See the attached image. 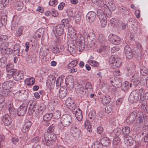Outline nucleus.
<instances>
[{
	"mask_svg": "<svg viewBox=\"0 0 148 148\" xmlns=\"http://www.w3.org/2000/svg\"><path fill=\"white\" fill-rule=\"evenodd\" d=\"M65 104L67 107L71 110H73L76 107L74 103L73 100L71 98H68L66 99Z\"/></svg>",
	"mask_w": 148,
	"mask_h": 148,
	"instance_id": "obj_17",
	"label": "nucleus"
},
{
	"mask_svg": "<svg viewBox=\"0 0 148 148\" xmlns=\"http://www.w3.org/2000/svg\"><path fill=\"white\" fill-rule=\"evenodd\" d=\"M32 125V123L29 121H25L21 127V130L23 132L25 133L29 129Z\"/></svg>",
	"mask_w": 148,
	"mask_h": 148,
	"instance_id": "obj_21",
	"label": "nucleus"
},
{
	"mask_svg": "<svg viewBox=\"0 0 148 148\" xmlns=\"http://www.w3.org/2000/svg\"><path fill=\"white\" fill-rule=\"evenodd\" d=\"M23 30V27L20 26L16 31L15 35L17 36H19L22 34Z\"/></svg>",
	"mask_w": 148,
	"mask_h": 148,
	"instance_id": "obj_46",
	"label": "nucleus"
},
{
	"mask_svg": "<svg viewBox=\"0 0 148 148\" xmlns=\"http://www.w3.org/2000/svg\"><path fill=\"white\" fill-rule=\"evenodd\" d=\"M110 41L114 45H118L120 43L121 39L120 38L114 34H111L109 36Z\"/></svg>",
	"mask_w": 148,
	"mask_h": 148,
	"instance_id": "obj_14",
	"label": "nucleus"
},
{
	"mask_svg": "<svg viewBox=\"0 0 148 148\" xmlns=\"http://www.w3.org/2000/svg\"><path fill=\"white\" fill-rule=\"evenodd\" d=\"M61 23L64 27L65 26L68 27L69 26V21L67 19H64L61 20Z\"/></svg>",
	"mask_w": 148,
	"mask_h": 148,
	"instance_id": "obj_57",
	"label": "nucleus"
},
{
	"mask_svg": "<svg viewBox=\"0 0 148 148\" xmlns=\"http://www.w3.org/2000/svg\"><path fill=\"white\" fill-rule=\"evenodd\" d=\"M84 127L89 132H91L92 131L91 125L90 122L88 120H86L84 123Z\"/></svg>",
	"mask_w": 148,
	"mask_h": 148,
	"instance_id": "obj_38",
	"label": "nucleus"
},
{
	"mask_svg": "<svg viewBox=\"0 0 148 148\" xmlns=\"http://www.w3.org/2000/svg\"><path fill=\"white\" fill-rule=\"evenodd\" d=\"M106 6L108 7L110 11H113L116 9L115 4L111 1L108 2V3L106 4Z\"/></svg>",
	"mask_w": 148,
	"mask_h": 148,
	"instance_id": "obj_43",
	"label": "nucleus"
},
{
	"mask_svg": "<svg viewBox=\"0 0 148 148\" xmlns=\"http://www.w3.org/2000/svg\"><path fill=\"white\" fill-rule=\"evenodd\" d=\"M54 130V126L51 125L48 128L47 132L44 135V140H42V142L44 145L50 146L56 140V135L53 132Z\"/></svg>",
	"mask_w": 148,
	"mask_h": 148,
	"instance_id": "obj_2",
	"label": "nucleus"
},
{
	"mask_svg": "<svg viewBox=\"0 0 148 148\" xmlns=\"http://www.w3.org/2000/svg\"><path fill=\"white\" fill-rule=\"evenodd\" d=\"M145 92L144 90L142 88L132 91L129 96V101L132 103L136 102L138 99L140 94V101L142 105V108L145 110H146L148 113V106H147L148 100V92Z\"/></svg>",
	"mask_w": 148,
	"mask_h": 148,
	"instance_id": "obj_1",
	"label": "nucleus"
},
{
	"mask_svg": "<svg viewBox=\"0 0 148 148\" xmlns=\"http://www.w3.org/2000/svg\"><path fill=\"white\" fill-rule=\"evenodd\" d=\"M96 14L93 12H90L86 15V19L87 20L90 22H93L95 19Z\"/></svg>",
	"mask_w": 148,
	"mask_h": 148,
	"instance_id": "obj_25",
	"label": "nucleus"
},
{
	"mask_svg": "<svg viewBox=\"0 0 148 148\" xmlns=\"http://www.w3.org/2000/svg\"><path fill=\"white\" fill-rule=\"evenodd\" d=\"M124 140L125 143L129 145L132 144L134 141L131 136L127 135H125L124 136Z\"/></svg>",
	"mask_w": 148,
	"mask_h": 148,
	"instance_id": "obj_31",
	"label": "nucleus"
},
{
	"mask_svg": "<svg viewBox=\"0 0 148 148\" xmlns=\"http://www.w3.org/2000/svg\"><path fill=\"white\" fill-rule=\"evenodd\" d=\"M27 108L26 104H22L18 108L17 114L19 116L24 115L26 113Z\"/></svg>",
	"mask_w": 148,
	"mask_h": 148,
	"instance_id": "obj_18",
	"label": "nucleus"
},
{
	"mask_svg": "<svg viewBox=\"0 0 148 148\" xmlns=\"http://www.w3.org/2000/svg\"><path fill=\"white\" fill-rule=\"evenodd\" d=\"M66 83H67L69 85L73 86L74 84V80L72 77L68 76L66 79Z\"/></svg>",
	"mask_w": 148,
	"mask_h": 148,
	"instance_id": "obj_40",
	"label": "nucleus"
},
{
	"mask_svg": "<svg viewBox=\"0 0 148 148\" xmlns=\"http://www.w3.org/2000/svg\"><path fill=\"white\" fill-rule=\"evenodd\" d=\"M87 62L89 64L93 66L97 67L99 66V63L95 60H88Z\"/></svg>",
	"mask_w": 148,
	"mask_h": 148,
	"instance_id": "obj_48",
	"label": "nucleus"
},
{
	"mask_svg": "<svg viewBox=\"0 0 148 148\" xmlns=\"http://www.w3.org/2000/svg\"><path fill=\"white\" fill-rule=\"evenodd\" d=\"M2 120L4 124L7 126L10 125L12 123V119L8 114L6 115L3 117Z\"/></svg>",
	"mask_w": 148,
	"mask_h": 148,
	"instance_id": "obj_27",
	"label": "nucleus"
},
{
	"mask_svg": "<svg viewBox=\"0 0 148 148\" xmlns=\"http://www.w3.org/2000/svg\"><path fill=\"white\" fill-rule=\"evenodd\" d=\"M13 76L14 80H19L22 79L23 78V74L21 72L16 73L13 74Z\"/></svg>",
	"mask_w": 148,
	"mask_h": 148,
	"instance_id": "obj_35",
	"label": "nucleus"
},
{
	"mask_svg": "<svg viewBox=\"0 0 148 148\" xmlns=\"http://www.w3.org/2000/svg\"><path fill=\"white\" fill-rule=\"evenodd\" d=\"M119 49L118 46L115 45L111 48V52L114 53L118 51Z\"/></svg>",
	"mask_w": 148,
	"mask_h": 148,
	"instance_id": "obj_63",
	"label": "nucleus"
},
{
	"mask_svg": "<svg viewBox=\"0 0 148 148\" xmlns=\"http://www.w3.org/2000/svg\"><path fill=\"white\" fill-rule=\"evenodd\" d=\"M8 44L5 42L2 44L0 47V51L2 54H10L12 52V50L10 48H8Z\"/></svg>",
	"mask_w": 148,
	"mask_h": 148,
	"instance_id": "obj_10",
	"label": "nucleus"
},
{
	"mask_svg": "<svg viewBox=\"0 0 148 148\" xmlns=\"http://www.w3.org/2000/svg\"><path fill=\"white\" fill-rule=\"evenodd\" d=\"M70 132L72 135L75 138H78L81 135L80 130L76 126H73L71 127Z\"/></svg>",
	"mask_w": 148,
	"mask_h": 148,
	"instance_id": "obj_12",
	"label": "nucleus"
},
{
	"mask_svg": "<svg viewBox=\"0 0 148 148\" xmlns=\"http://www.w3.org/2000/svg\"><path fill=\"white\" fill-rule=\"evenodd\" d=\"M135 67L134 66L130 67L128 69L129 76H132L131 82L133 83L134 87L137 86L140 83L139 80V75L138 73L135 71Z\"/></svg>",
	"mask_w": 148,
	"mask_h": 148,
	"instance_id": "obj_3",
	"label": "nucleus"
},
{
	"mask_svg": "<svg viewBox=\"0 0 148 148\" xmlns=\"http://www.w3.org/2000/svg\"><path fill=\"white\" fill-rule=\"evenodd\" d=\"M76 47L73 44L71 43L68 45L67 47L66 48V50L69 53L64 54V55H67L69 54L74 53L76 51Z\"/></svg>",
	"mask_w": 148,
	"mask_h": 148,
	"instance_id": "obj_24",
	"label": "nucleus"
},
{
	"mask_svg": "<svg viewBox=\"0 0 148 148\" xmlns=\"http://www.w3.org/2000/svg\"><path fill=\"white\" fill-rule=\"evenodd\" d=\"M58 4V1L57 0H50L49 1V5L55 7Z\"/></svg>",
	"mask_w": 148,
	"mask_h": 148,
	"instance_id": "obj_58",
	"label": "nucleus"
},
{
	"mask_svg": "<svg viewBox=\"0 0 148 148\" xmlns=\"http://www.w3.org/2000/svg\"><path fill=\"white\" fill-rule=\"evenodd\" d=\"M77 63V62L76 60L72 61L68 64L67 67L69 69L74 67L76 66Z\"/></svg>",
	"mask_w": 148,
	"mask_h": 148,
	"instance_id": "obj_45",
	"label": "nucleus"
},
{
	"mask_svg": "<svg viewBox=\"0 0 148 148\" xmlns=\"http://www.w3.org/2000/svg\"><path fill=\"white\" fill-rule=\"evenodd\" d=\"M98 40L100 44L97 45V52L100 53L106 49L107 42V40L101 34L99 35Z\"/></svg>",
	"mask_w": 148,
	"mask_h": 148,
	"instance_id": "obj_5",
	"label": "nucleus"
},
{
	"mask_svg": "<svg viewBox=\"0 0 148 148\" xmlns=\"http://www.w3.org/2000/svg\"><path fill=\"white\" fill-rule=\"evenodd\" d=\"M73 111V114H75L77 120L79 121L81 120L83 118V116L81 110L78 107H76L75 109Z\"/></svg>",
	"mask_w": 148,
	"mask_h": 148,
	"instance_id": "obj_19",
	"label": "nucleus"
},
{
	"mask_svg": "<svg viewBox=\"0 0 148 148\" xmlns=\"http://www.w3.org/2000/svg\"><path fill=\"white\" fill-rule=\"evenodd\" d=\"M101 99L102 102L104 105L108 104L110 101V98L108 95L103 96Z\"/></svg>",
	"mask_w": 148,
	"mask_h": 148,
	"instance_id": "obj_36",
	"label": "nucleus"
},
{
	"mask_svg": "<svg viewBox=\"0 0 148 148\" xmlns=\"http://www.w3.org/2000/svg\"><path fill=\"white\" fill-rule=\"evenodd\" d=\"M37 110L38 112L42 114L45 110V108L42 104H40L38 106Z\"/></svg>",
	"mask_w": 148,
	"mask_h": 148,
	"instance_id": "obj_56",
	"label": "nucleus"
},
{
	"mask_svg": "<svg viewBox=\"0 0 148 148\" xmlns=\"http://www.w3.org/2000/svg\"><path fill=\"white\" fill-rule=\"evenodd\" d=\"M52 116L53 114L52 113H47L44 116L43 119L45 121H48L51 119Z\"/></svg>",
	"mask_w": 148,
	"mask_h": 148,
	"instance_id": "obj_51",
	"label": "nucleus"
},
{
	"mask_svg": "<svg viewBox=\"0 0 148 148\" xmlns=\"http://www.w3.org/2000/svg\"><path fill=\"white\" fill-rule=\"evenodd\" d=\"M79 93L82 95H85L87 96L88 94L91 93L92 91L91 84L89 83H86L84 89L83 87H81L79 90Z\"/></svg>",
	"mask_w": 148,
	"mask_h": 148,
	"instance_id": "obj_7",
	"label": "nucleus"
},
{
	"mask_svg": "<svg viewBox=\"0 0 148 148\" xmlns=\"http://www.w3.org/2000/svg\"><path fill=\"white\" fill-rule=\"evenodd\" d=\"M75 41L79 51L80 52L83 51L85 47V41L83 38H82L77 39Z\"/></svg>",
	"mask_w": 148,
	"mask_h": 148,
	"instance_id": "obj_15",
	"label": "nucleus"
},
{
	"mask_svg": "<svg viewBox=\"0 0 148 148\" xmlns=\"http://www.w3.org/2000/svg\"><path fill=\"white\" fill-rule=\"evenodd\" d=\"M114 134L116 136H119L121 133V128L117 127L113 131Z\"/></svg>",
	"mask_w": 148,
	"mask_h": 148,
	"instance_id": "obj_54",
	"label": "nucleus"
},
{
	"mask_svg": "<svg viewBox=\"0 0 148 148\" xmlns=\"http://www.w3.org/2000/svg\"><path fill=\"white\" fill-rule=\"evenodd\" d=\"M14 82L12 81H9L5 82L2 85L3 89L6 90L10 89L14 85Z\"/></svg>",
	"mask_w": 148,
	"mask_h": 148,
	"instance_id": "obj_22",
	"label": "nucleus"
},
{
	"mask_svg": "<svg viewBox=\"0 0 148 148\" xmlns=\"http://www.w3.org/2000/svg\"><path fill=\"white\" fill-rule=\"evenodd\" d=\"M24 95L23 91V90H20L15 93L14 97L16 99H23Z\"/></svg>",
	"mask_w": 148,
	"mask_h": 148,
	"instance_id": "obj_34",
	"label": "nucleus"
},
{
	"mask_svg": "<svg viewBox=\"0 0 148 148\" xmlns=\"http://www.w3.org/2000/svg\"><path fill=\"white\" fill-rule=\"evenodd\" d=\"M112 86H109L108 88H106L107 86L106 84L104 83L103 85L102 86L101 89L103 92H106L107 90H109L112 93H114L116 92L115 88H114V86L112 84Z\"/></svg>",
	"mask_w": 148,
	"mask_h": 148,
	"instance_id": "obj_23",
	"label": "nucleus"
},
{
	"mask_svg": "<svg viewBox=\"0 0 148 148\" xmlns=\"http://www.w3.org/2000/svg\"><path fill=\"white\" fill-rule=\"evenodd\" d=\"M132 83L129 84L128 82L126 81L122 85V88L123 90H125L129 88L130 87H132Z\"/></svg>",
	"mask_w": 148,
	"mask_h": 148,
	"instance_id": "obj_39",
	"label": "nucleus"
},
{
	"mask_svg": "<svg viewBox=\"0 0 148 148\" xmlns=\"http://www.w3.org/2000/svg\"><path fill=\"white\" fill-rule=\"evenodd\" d=\"M49 53V49L45 46H42L40 49V55L42 56H45Z\"/></svg>",
	"mask_w": 148,
	"mask_h": 148,
	"instance_id": "obj_30",
	"label": "nucleus"
},
{
	"mask_svg": "<svg viewBox=\"0 0 148 148\" xmlns=\"http://www.w3.org/2000/svg\"><path fill=\"white\" fill-rule=\"evenodd\" d=\"M56 80L55 77L51 76H49L46 82L47 86L51 87L55 85Z\"/></svg>",
	"mask_w": 148,
	"mask_h": 148,
	"instance_id": "obj_28",
	"label": "nucleus"
},
{
	"mask_svg": "<svg viewBox=\"0 0 148 148\" xmlns=\"http://www.w3.org/2000/svg\"><path fill=\"white\" fill-rule=\"evenodd\" d=\"M7 16L6 15H3L2 16L1 19V21L2 23L5 25L7 22Z\"/></svg>",
	"mask_w": 148,
	"mask_h": 148,
	"instance_id": "obj_61",
	"label": "nucleus"
},
{
	"mask_svg": "<svg viewBox=\"0 0 148 148\" xmlns=\"http://www.w3.org/2000/svg\"><path fill=\"white\" fill-rule=\"evenodd\" d=\"M6 68L8 72V77L10 78L13 77V74L16 71V69L13 68V64L11 63L8 64L6 66Z\"/></svg>",
	"mask_w": 148,
	"mask_h": 148,
	"instance_id": "obj_11",
	"label": "nucleus"
},
{
	"mask_svg": "<svg viewBox=\"0 0 148 148\" xmlns=\"http://www.w3.org/2000/svg\"><path fill=\"white\" fill-rule=\"evenodd\" d=\"M61 112L59 110L56 111L54 113L53 116L54 118L56 119H59L60 118L61 116Z\"/></svg>",
	"mask_w": 148,
	"mask_h": 148,
	"instance_id": "obj_55",
	"label": "nucleus"
},
{
	"mask_svg": "<svg viewBox=\"0 0 148 148\" xmlns=\"http://www.w3.org/2000/svg\"><path fill=\"white\" fill-rule=\"evenodd\" d=\"M140 73L143 75H145L148 72L147 69L143 65H141L140 66Z\"/></svg>",
	"mask_w": 148,
	"mask_h": 148,
	"instance_id": "obj_41",
	"label": "nucleus"
},
{
	"mask_svg": "<svg viewBox=\"0 0 148 148\" xmlns=\"http://www.w3.org/2000/svg\"><path fill=\"white\" fill-rule=\"evenodd\" d=\"M64 27L61 25H58L54 28L53 32L56 37L57 36H60L63 32Z\"/></svg>",
	"mask_w": 148,
	"mask_h": 148,
	"instance_id": "obj_13",
	"label": "nucleus"
},
{
	"mask_svg": "<svg viewBox=\"0 0 148 148\" xmlns=\"http://www.w3.org/2000/svg\"><path fill=\"white\" fill-rule=\"evenodd\" d=\"M51 14L54 17H57L58 15V13L57 11L54 8L51 9Z\"/></svg>",
	"mask_w": 148,
	"mask_h": 148,
	"instance_id": "obj_60",
	"label": "nucleus"
},
{
	"mask_svg": "<svg viewBox=\"0 0 148 148\" xmlns=\"http://www.w3.org/2000/svg\"><path fill=\"white\" fill-rule=\"evenodd\" d=\"M7 63V59L5 57H3L0 59V66L5 67Z\"/></svg>",
	"mask_w": 148,
	"mask_h": 148,
	"instance_id": "obj_47",
	"label": "nucleus"
},
{
	"mask_svg": "<svg viewBox=\"0 0 148 148\" xmlns=\"http://www.w3.org/2000/svg\"><path fill=\"white\" fill-rule=\"evenodd\" d=\"M122 132L125 135L128 134L130 132V129L128 126L124 127L122 128Z\"/></svg>",
	"mask_w": 148,
	"mask_h": 148,
	"instance_id": "obj_50",
	"label": "nucleus"
},
{
	"mask_svg": "<svg viewBox=\"0 0 148 148\" xmlns=\"http://www.w3.org/2000/svg\"><path fill=\"white\" fill-rule=\"evenodd\" d=\"M98 16L100 21L101 27H105L106 25L107 21L106 16L103 11L102 10H98Z\"/></svg>",
	"mask_w": 148,
	"mask_h": 148,
	"instance_id": "obj_8",
	"label": "nucleus"
},
{
	"mask_svg": "<svg viewBox=\"0 0 148 148\" xmlns=\"http://www.w3.org/2000/svg\"><path fill=\"white\" fill-rule=\"evenodd\" d=\"M124 53L127 58L130 59L132 57V50L129 46H126L124 47Z\"/></svg>",
	"mask_w": 148,
	"mask_h": 148,
	"instance_id": "obj_20",
	"label": "nucleus"
},
{
	"mask_svg": "<svg viewBox=\"0 0 148 148\" xmlns=\"http://www.w3.org/2000/svg\"><path fill=\"white\" fill-rule=\"evenodd\" d=\"M4 92L2 93V94L5 97H7L12 95L13 93L14 94V92L11 90H6L5 91H4Z\"/></svg>",
	"mask_w": 148,
	"mask_h": 148,
	"instance_id": "obj_53",
	"label": "nucleus"
},
{
	"mask_svg": "<svg viewBox=\"0 0 148 148\" xmlns=\"http://www.w3.org/2000/svg\"><path fill=\"white\" fill-rule=\"evenodd\" d=\"M35 82V79L33 77L27 78L25 81V83L28 86H31L33 85Z\"/></svg>",
	"mask_w": 148,
	"mask_h": 148,
	"instance_id": "obj_37",
	"label": "nucleus"
},
{
	"mask_svg": "<svg viewBox=\"0 0 148 148\" xmlns=\"http://www.w3.org/2000/svg\"><path fill=\"white\" fill-rule=\"evenodd\" d=\"M64 76H61L58 77L56 81V85L59 86L61 85V83L63 81Z\"/></svg>",
	"mask_w": 148,
	"mask_h": 148,
	"instance_id": "obj_52",
	"label": "nucleus"
},
{
	"mask_svg": "<svg viewBox=\"0 0 148 148\" xmlns=\"http://www.w3.org/2000/svg\"><path fill=\"white\" fill-rule=\"evenodd\" d=\"M67 90L65 86L61 87L59 92V95L60 98H63L66 95Z\"/></svg>",
	"mask_w": 148,
	"mask_h": 148,
	"instance_id": "obj_29",
	"label": "nucleus"
},
{
	"mask_svg": "<svg viewBox=\"0 0 148 148\" xmlns=\"http://www.w3.org/2000/svg\"><path fill=\"white\" fill-rule=\"evenodd\" d=\"M142 135L144 136V140L145 142H148V131L147 130H144L142 133Z\"/></svg>",
	"mask_w": 148,
	"mask_h": 148,
	"instance_id": "obj_49",
	"label": "nucleus"
},
{
	"mask_svg": "<svg viewBox=\"0 0 148 148\" xmlns=\"http://www.w3.org/2000/svg\"><path fill=\"white\" fill-rule=\"evenodd\" d=\"M92 148H103V145L98 142H95L91 146Z\"/></svg>",
	"mask_w": 148,
	"mask_h": 148,
	"instance_id": "obj_44",
	"label": "nucleus"
},
{
	"mask_svg": "<svg viewBox=\"0 0 148 148\" xmlns=\"http://www.w3.org/2000/svg\"><path fill=\"white\" fill-rule=\"evenodd\" d=\"M134 118L136 119V125L138 126V124L141 123L145 120L144 116L143 115V114L141 112H139L136 113V111L132 112L130 115V121L133 122Z\"/></svg>",
	"mask_w": 148,
	"mask_h": 148,
	"instance_id": "obj_4",
	"label": "nucleus"
},
{
	"mask_svg": "<svg viewBox=\"0 0 148 148\" xmlns=\"http://www.w3.org/2000/svg\"><path fill=\"white\" fill-rule=\"evenodd\" d=\"M68 35L70 37L73 41H76L77 38L76 31L73 28L69 27Z\"/></svg>",
	"mask_w": 148,
	"mask_h": 148,
	"instance_id": "obj_16",
	"label": "nucleus"
},
{
	"mask_svg": "<svg viewBox=\"0 0 148 148\" xmlns=\"http://www.w3.org/2000/svg\"><path fill=\"white\" fill-rule=\"evenodd\" d=\"M109 63L114 69H117L120 67L121 63V59L116 56L112 55L110 58Z\"/></svg>",
	"mask_w": 148,
	"mask_h": 148,
	"instance_id": "obj_6",
	"label": "nucleus"
},
{
	"mask_svg": "<svg viewBox=\"0 0 148 148\" xmlns=\"http://www.w3.org/2000/svg\"><path fill=\"white\" fill-rule=\"evenodd\" d=\"M120 141V138L118 137L114 138L113 140V144L115 145L118 144Z\"/></svg>",
	"mask_w": 148,
	"mask_h": 148,
	"instance_id": "obj_59",
	"label": "nucleus"
},
{
	"mask_svg": "<svg viewBox=\"0 0 148 148\" xmlns=\"http://www.w3.org/2000/svg\"><path fill=\"white\" fill-rule=\"evenodd\" d=\"M72 121L71 117L68 114L63 115L61 119V123L64 127L69 125Z\"/></svg>",
	"mask_w": 148,
	"mask_h": 148,
	"instance_id": "obj_9",
	"label": "nucleus"
},
{
	"mask_svg": "<svg viewBox=\"0 0 148 148\" xmlns=\"http://www.w3.org/2000/svg\"><path fill=\"white\" fill-rule=\"evenodd\" d=\"M9 0H2L0 2V9H4L8 3Z\"/></svg>",
	"mask_w": 148,
	"mask_h": 148,
	"instance_id": "obj_42",
	"label": "nucleus"
},
{
	"mask_svg": "<svg viewBox=\"0 0 148 148\" xmlns=\"http://www.w3.org/2000/svg\"><path fill=\"white\" fill-rule=\"evenodd\" d=\"M102 138L101 140V143L105 146H108L110 143L111 141L108 137H106V135L104 134L102 135Z\"/></svg>",
	"mask_w": 148,
	"mask_h": 148,
	"instance_id": "obj_26",
	"label": "nucleus"
},
{
	"mask_svg": "<svg viewBox=\"0 0 148 148\" xmlns=\"http://www.w3.org/2000/svg\"><path fill=\"white\" fill-rule=\"evenodd\" d=\"M95 34L92 32H90L88 35L87 39L88 42H92V43H91V44L92 43L93 44H94V41L95 40Z\"/></svg>",
	"mask_w": 148,
	"mask_h": 148,
	"instance_id": "obj_32",
	"label": "nucleus"
},
{
	"mask_svg": "<svg viewBox=\"0 0 148 148\" xmlns=\"http://www.w3.org/2000/svg\"><path fill=\"white\" fill-rule=\"evenodd\" d=\"M113 78L110 79V82L111 84L114 83V85L117 86V87H119L122 85V82L120 79H119L117 77H116L114 79V80L113 81Z\"/></svg>",
	"mask_w": 148,
	"mask_h": 148,
	"instance_id": "obj_33",
	"label": "nucleus"
},
{
	"mask_svg": "<svg viewBox=\"0 0 148 148\" xmlns=\"http://www.w3.org/2000/svg\"><path fill=\"white\" fill-rule=\"evenodd\" d=\"M106 1L104 0L100 1L98 3V6L101 7L105 6H106Z\"/></svg>",
	"mask_w": 148,
	"mask_h": 148,
	"instance_id": "obj_64",
	"label": "nucleus"
},
{
	"mask_svg": "<svg viewBox=\"0 0 148 148\" xmlns=\"http://www.w3.org/2000/svg\"><path fill=\"white\" fill-rule=\"evenodd\" d=\"M112 107L111 106H108L106 107L105 110V112L106 113L109 114L112 111Z\"/></svg>",
	"mask_w": 148,
	"mask_h": 148,
	"instance_id": "obj_62",
	"label": "nucleus"
}]
</instances>
